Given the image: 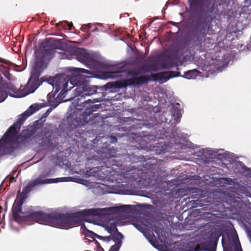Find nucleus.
Masks as SVG:
<instances>
[{
  "mask_svg": "<svg viewBox=\"0 0 251 251\" xmlns=\"http://www.w3.org/2000/svg\"><path fill=\"white\" fill-rule=\"evenodd\" d=\"M82 74L91 75L90 77H98L92 71L81 68H74L68 75H63L54 77H49L47 80L49 84L52 86L53 91L47 96L48 103L54 108L62 102V100L65 97L66 93L72 89L78 83V79ZM115 73L107 72L102 73L99 77L105 79L115 76Z\"/></svg>",
  "mask_w": 251,
  "mask_h": 251,
  "instance_id": "obj_1",
  "label": "nucleus"
},
{
  "mask_svg": "<svg viewBox=\"0 0 251 251\" xmlns=\"http://www.w3.org/2000/svg\"><path fill=\"white\" fill-rule=\"evenodd\" d=\"M37 60L32 71L31 75L26 85L24 87L17 89L12 84L5 87L1 80H0V102L3 101L7 97V93L15 98H22L33 93L40 85L38 79L41 72L46 67V65L42 60H39V55L37 53Z\"/></svg>",
  "mask_w": 251,
  "mask_h": 251,
  "instance_id": "obj_2",
  "label": "nucleus"
},
{
  "mask_svg": "<svg viewBox=\"0 0 251 251\" xmlns=\"http://www.w3.org/2000/svg\"><path fill=\"white\" fill-rule=\"evenodd\" d=\"M133 225L139 230L143 232L151 244L159 251H195L198 245L193 241L186 240L176 242L172 248H169L166 245L161 246L158 244V240L154 235H148L145 232L144 230L149 229L148 226H146L144 223L141 222L134 223Z\"/></svg>",
  "mask_w": 251,
  "mask_h": 251,
  "instance_id": "obj_3",
  "label": "nucleus"
},
{
  "mask_svg": "<svg viewBox=\"0 0 251 251\" xmlns=\"http://www.w3.org/2000/svg\"><path fill=\"white\" fill-rule=\"evenodd\" d=\"M37 222L41 224L62 228L68 229L75 226V222L74 218L64 215H49L42 212H38L35 214Z\"/></svg>",
  "mask_w": 251,
  "mask_h": 251,
  "instance_id": "obj_4",
  "label": "nucleus"
},
{
  "mask_svg": "<svg viewBox=\"0 0 251 251\" xmlns=\"http://www.w3.org/2000/svg\"><path fill=\"white\" fill-rule=\"evenodd\" d=\"M21 121L14 123L0 140V157L12 152L17 147L19 134L21 126Z\"/></svg>",
  "mask_w": 251,
  "mask_h": 251,
  "instance_id": "obj_5",
  "label": "nucleus"
},
{
  "mask_svg": "<svg viewBox=\"0 0 251 251\" xmlns=\"http://www.w3.org/2000/svg\"><path fill=\"white\" fill-rule=\"evenodd\" d=\"M126 74V78L121 82L119 87H125L129 85L138 84L146 82L148 80H159L160 83L166 82L169 78L168 73H161L156 75H152L151 77H149L147 75H144L142 74V72L133 71L126 74L122 73L120 75L124 76Z\"/></svg>",
  "mask_w": 251,
  "mask_h": 251,
  "instance_id": "obj_6",
  "label": "nucleus"
},
{
  "mask_svg": "<svg viewBox=\"0 0 251 251\" xmlns=\"http://www.w3.org/2000/svg\"><path fill=\"white\" fill-rule=\"evenodd\" d=\"M84 74H81V76L78 77V83L76 88L75 89L76 96L82 97L84 96H90L96 91V88L95 86H90L87 83L86 79L89 77H87ZM78 100L79 99L76 97H75V101Z\"/></svg>",
  "mask_w": 251,
  "mask_h": 251,
  "instance_id": "obj_7",
  "label": "nucleus"
},
{
  "mask_svg": "<svg viewBox=\"0 0 251 251\" xmlns=\"http://www.w3.org/2000/svg\"><path fill=\"white\" fill-rule=\"evenodd\" d=\"M77 57L80 62L85 63L91 68H98L100 65L99 57L85 50L80 49L77 50Z\"/></svg>",
  "mask_w": 251,
  "mask_h": 251,
  "instance_id": "obj_8",
  "label": "nucleus"
},
{
  "mask_svg": "<svg viewBox=\"0 0 251 251\" xmlns=\"http://www.w3.org/2000/svg\"><path fill=\"white\" fill-rule=\"evenodd\" d=\"M117 220L116 219H110L103 225L104 228L110 234H112L116 232L115 238L117 240L116 244L112 246L109 251H118L122 244V240L123 236L120 233L117 231L116 228Z\"/></svg>",
  "mask_w": 251,
  "mask_h": 251,
  "instance_id": "obj_9",
  "label": "nucleus"
},
{
  "mask_svg": "<svg viewBox=\"0 0 251 251\" xmlns=\"http://www.w3.org/2000/svg\"><path fill=\"white\" fill-rule=\"evenodd\" d=\"M69 178L68 177H60L55 179H44V177L41 176L38 177L34 180L31 182L30 186L33 187L38 185L68 181H69Z\"/></svg>",
  "mask_w": 251,
  "mask_h": 251,
  "instance_id": "obj_10",
  "label": "nucleus"
},
{
  "mask_svg": "<svg viewBox=\"0 0 251 251\" xmlns=\"http://www.w3.org/2000/svg\"><path fill=\"white\" fill-rule=\"evenodd\" d=\"M112 207H106L103 208H91L83 211V213L87 215L103 216L109 214L113 212Z\"/></svg>",
  "mask_w": 251,
  "mask_h": 251,
  "instance_id": "obj_11",
  "label": "nucleus"
},
{
  "mask_svg": "<svg viewBox=\"0 0 251 251\" xmlns=\"http://www.w3.org/2000/svg\"><path fill=\"white\" fill-rule=\"evenodd\" d=\"M45 106V104L42 103L34 104L31 105L26 111L22 114L20 120L22 119L23 121L25 120L27 117L40 109L41 107Z\"/></svg>",
  "mask_w": 251,
  "mask_h": 251,
  "instance_id": "obj_12",
  "label": "nucleus"
},
{
  "mask_svg": "<svg viewBox=\"0 0 251 251\" xmlns=\"http://www.w3.org/2000/svg\"><path fill=\"white\" fill-rule=\"evenodd\" d=\"M87 111H89L88 114H86L87 112H85V114L81 115V114H79V120H76V124L75 125V126H80L84 123L88 122V121L90 120L91 116L90 114V110L86 109Z\"/></svg>",
  "mask_w": 251,
  "mask_h": 251,
  "instance_id": "obj_13",
  "label": "nucleus"
},
{
  "mask_svg": "<svg viewBox=\"0 0 251 251\" xmlns=\"http://www.w3.org/2000/svg\"><path fill=\"white\" fill-rule=\"evenodd\" d=\"M198 76H203L201 73L196 70H193L186 72L184 75V77L187 79H195Z\"/></svg>",
  "mask_w": 251,
  "mask_h": 251,
  "instance_id": "obj_14",
  "label": "nucleus"
},
{
  "mask_svg": "<svg viewBox=\"0 0 251 251\" xmlns=\"http://www.w3.org/2000/svg\"><path fill=\"white\" fill-rule=\"evenodd\" d=\"M23 203V199L21 196L17 197L13 204V209L17 211H20L21 210V206Z\"/></svg>",
  "mask_w": 251,
  "mask_h": 251,
  "instance_id": "obj_15",
  "label": "nucleus"
},
{
  "mask_svg": "<svg viewBox=\"0 0 251 251\" xmlns=\"http://www.w3.org/2000/svg\"><path fill=\"white\" fill-rule=\"evenodd\" d=\"M72 107L73 106V107H75V109L76 110H79V111H80L81 110H82V108L80 107L81 106V105H79V104H75V103H73L72 104Z\"/></svg>",
  "mask_w": 251,
  "mask_h": 251,
  "instance_id": "obj_16",
  "label": "nucleus"
},
{
  "mask_svg": "<svg viewBox=\"0 0 251 251\" xmlns=\"http://www.w3.org/2000/svg\"><path fill=\"white\" fill-rule=\"evenodd\" d=\"M88 232L90 233V236L92 238H94V237H98V238H99V236L97 234L94 233V232H91L89 230L88 231Z\"/></svg>",
  "mask_w": 251,
  "mask_h": 251,
  "instance_id": "obj_17",
  "label": "nucleus"
},
{
  "mask_svg": "<svg viewBox=\"0 0 251 251\" xmlns=\"http://www.w3.org/2000/svg\"><path fill=\"white\" fill-rule=\"evenodd\" d=\"M51 51H50V52H46V53L45 54L46 55L44 56L43 57V60H46L48 58V54H50V53L51 52Z\"/></svg>",
  "mask_w": 251,
  "mask_h": 251,
  "instance_id": "obj_18",
  "label": "nucleus"
},
{
  "mask_svg": "<svg viewBox=\"0 0 251 251\" xmlns=\"http://www.w3.org/2000/svg\"><path fill=\"white\" fill-rule=\"evenodd\" d=\"M235 251H242L240 246L237 245L235 248Z\"/></svg>",
  "mask_w": 251,
  "mask_h": 251,
  "instance_id": "obj_19",
  "label": "nucleus"
},
{
  "mask_svg": "<svg viewBox=\"0 0 251 251\" xmlns=\"http://www.w3.org/2000/svg\"><path fill=\"white\" fill-rule=\"evenodd\" d=\"M220 181H221V183H226V181L228 182V180L226 179H225V178L221 179Z\"/></svg>",
  "mask_w": 251,
  "mask_h": 251,
  "instance_id": "obj_20",
  "label": "nucleus"
},
{
  "mask_svg": "<svg viewBox=\"0 0 251 251\" xmlns=\"http://www.w3.org/2000/svg\"><path fill=\"white\" fill-rule=\"evenodd\" d=\"M104 187V186L102 184L98 185V187H99L100 189H103Z\"/></svg>",
  "mask_w": 251,
  "mask_h": 251,
  "instance_id": "obj_21",
  "label": "nucleus"
},
{
  "mask_svg": "<svg viewBox=\"0 0 251 251\" xmlns=\"http://www.w3.org/2000/svg\"><path fill=\"white\" fill-rule=\"evenodd\" d=\"M152 230H154V231H155V232H156V233L157 234L158 237V238H159V240H161V237H160V236H159V233H158V231H156L155 229H152Z\"/></svg>",
  "mask_w": 251,
  "mask_h": 251,
  "instance_id": "obj_22",
  "label": "nucleus"
},
{
  "mask_svg": "<svg viewBox=\"0 0 251 251\" xmlns=\"http://www.w3.org/2000/svg\"><path fill=\"white\" fill-rule=\"evenodd\" d=\"M52 109V108H50V109H48L47 110V111L46 112V113H48V114L51 111Z\"/></svg>",
  "mask_w": 251,
  "mask_h": 251,
  "instance_id": "obj_23",
  "label": "nucleus"
},
{
  "mask_svg": "<svg viewBox=\"0 0 251 251\" xmlns=\"http://www.w3.org/2000/svg\"><path fill=\"white\" fill-rule=\"evenodd\" d=\"M91 101L90 100H86V101H84L82 102L83 104H84V103H87L88 101Z\"/></svg>",
  "mask_w": 251,
  "mask_h": 251,
  "instance_id": "obj_24",
  "label": "nucleus"
},
{
  "mask_svg": "<svg viewBox=\"0 0 251 251\" xmlns=\"http://www.w3.org/2000/svg\"><path fill=\"white\" fill-rule=\"evenodd\" d=\"M72 25H72V24H71V25H69L70 28H71V26H72Z\"/></svg>",
  "mask_w": 251,
  "mask_h": 251,
  "instance_id": "obj_25",
  "label": "nucleus"
},
{
  "mask_svg": "<svg viewBox=\"0 0 251 251\" xmlns=\"http://www.w3.org/2000/svg\"><path fill=\"white\" fill-rule=\"evenodd\" d=\"M76 112H77V111H76H76H74V113H76Z\"/></svg>",
  "mask_w": 251,
  "mask_h": 251,
  "instance_id": "obj_26",
  "label": "nucleus"
}]
</instances>
